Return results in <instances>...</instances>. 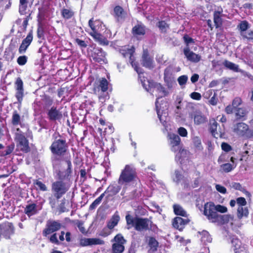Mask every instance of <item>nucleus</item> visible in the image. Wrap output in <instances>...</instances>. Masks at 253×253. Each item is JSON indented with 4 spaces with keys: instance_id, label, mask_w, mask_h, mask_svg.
Listing matches in <instances>:
<instances>
[{
    "instance_id": "38",
    "label": "nucleus",
    "mask_w": 253,
    "mask_h": 253,
    "mask_svg": "<svg viewBox=\"0 0 253 253\" xmlns=\"http://www.w3.org/2000/svg\"><path fill=\"white\" fill-rule=\"evenodd\" d=\"M236 166L237 164L225 163L220 165V169L223 172L228 173L234 169L236 167Z\"/></svg>"
},
{
    "instance_id": "57",
    "label": "nucleus",
    "mask_w": 253,
    "mask_h": 253,
    "mask_svg": "<svg viewBox=\"0 0 253 253\" xmlns=\"http://www.w3.org/2000/svg\"><path fill=\"white\" fill-rule=\"evenodd\" d=\"M187 80H188V77L187 76L182 75V76H180L178 78L177 80H178V84H179V85H182L186 84V83L187 81Z\"/></svg>"
},
{
    "instance_id": "4",
    "label": "nucleus",
    "mask_w": 253,
    "mask_h": 253,
    "mask_svg": "<svg viewBox=\"0 0 253 253\" xmlns=\"http://www.w3.org/2000/svg\"><path fill=\"white\" fill-rule=\"evenodd\" d=\"M138 179L136 168L132 165H126L120 175L118 183L127 184Z\"/></svg>"
},
{
    "instance_id": "48",
    "label": "nucleus",
    "mask_w": 253,
    "mask_h": 253,
    "mask_svg": "<svg viewBox=\"0 0 253 253\" xmlns=\"http://www.w3.org/2000/svg\"><path fill=\"white\" fill-rule=\"evenodd\" d=\"M52 234L50 237L48 236L47 237L50 242L57 245H60V243L57 239V234L55 232Z\"/></svg>"
},
{
    "instance_id": "25",
    "label": "nucleus",
    "mask_w": 253,
    "mask_h": 253,
    "mask_svg": "<svg viewBox=\"0 0 253 253\" xmlns=\"http://www.w3.org/2000/svg\"><path fill=\"white\" fill-rule=\"evenodd\" d=\"M146 27L141 22H138L131 30V33L135 36H143L146 34Z\"/></svg>"
},
{
    "instance_id": "14",
    "label": "nucleus",
    "mask_w": 253,
    "mask_h": 253,
    "mask_svg": "<svg viewBox=\"0 0 253 253\" xmlns=\"http://www.w3.org/2000/svg\"><path fill=\"white\" fill-rule=\"evenodd\" d=\"M48 119L51 122H55L56 121L61 120L63 115L59 109L57 107L53 106L47 110L46 113Z\"/></svg>"
},
{
    "instance_id": "18",
    "label": "nucleus",
    "mask_w": 253,
    "mask_h": 253,
    "mask_svg": "<svg viewBox=\"0 0 253 253\" xmlns=\"http://www.w3.org/2000/svg\"><path fill=\"white\" fill-rule=\"evenodd\" d=\"M189 222L190 219L187 217L186 218H183L179 216H176L172 219V225L174 228L179 231H182Z\"/></svg>"
},
{
    "instance_id": "29",
    "label": "nucleus",
    "mask_w": 253,
    "mask_h": 253,
    "mask_svg": "<svg viewBox=\"0 0 253 253\" xmlns=\"http://www.w3.org/2000/svg\"><path fill=\"white\" fill-rule=\"evenodd\" d=\"M148 246L149 247L148 253H155L158 250L159 242L155 237H149L148 240Z\"/></svg>"
},
{
    "instance_id": "8",
    "label": "nucleus",
    "mask_w": 253,
    "mask_h": 253,
    "mask_svg": "<svg viewBox=\"0 0 253 253\" xmlns=\"http://www.w3.org/2000/svg\"><path fill=\"white\" fill-rule=\"evenodd\" d=\"M119 52L124 58H128V61L131 66L134 68L135 70L139 74L138 71V64L135 61V57L134 53L135 52V48L133 46L128 48L126 46L122 47L119 50Z\"/></svg>"
},
{
    "instance_id": "39",
    "label": "nucleus",
    "mask_w": 253,
    "mask_h": 253,
    "mask_svg": "<svg viewBox=\"0 0 253 253\" xmlns=\"http://www.w3.org/2000/svg\"><path fill=\"white\" fill-rule=\"evenodd\" d=\"M11 124L14 126L21 124V117L16 110H14L13 112L11 118Z\"/></svg>"
},
{
    "instance_id": "9",
    "label": "nucleus",
    "mask_w": 253,
    "mask_h": 253,
    "mask_svg": "<svg viewBox=\"0 0 253 253\" xmlns=\"http://www.w3.org/2000/svg\"><path fill=\"white\" fill-rule=\"evenodd\" d=\"M62 227V224L60 221L48 220L46 222L45 228L42 230V236L47 237L50 234L59 231Z\"/></svg>"
},
{
    "instance_id": "61",
    "label": "nucleus",
    "mask_w": 253,
    "mask_h": 253,
    "mask_svg": "<svg viewBox=\"0 0 253 253\" xmlns=\"http://www.w3.org/2000/svg\"><path fill=\"white\" fill-rule=\"evenodd\" d=\"M209 104L215 106L217 104L218 102V98L216 97V95L215 93L213 94V95L211 97V98L209 101Z\"/></svg>"
},
{
    "instance_id": "47",
    "label": "nucleus",
    "mask_w": 253,
    "mask_h": 253,
    "mask_svg": "<svg viewBox=\"0 0 253 253\" xmlns=\"http://www.w3.org/2000/svg\"><path fill=\"white\" fill-rule=\"evenodd\" d=\"M194 146L199 150H202L203 147L202 145L201 140L198 136L194 137L192 139Z\"/></svg>"
},
{
    "instance_id": "32",
    "label": "nucleus",
    "mask_w": 253,
    "mask_h": 253,
    "mask_svg": "<svg viewBox=\"0 0 253 253\" xmlns=\"http://www.w3.org/2000/svg\"><path fill=\"white\" fill-rule=\"evenodd\" d=\"M223 65L225 68L235 72H243L239 68V66L235 63L231 62L227 60H225L223 62Z\"/></svg>"
},
{
    "instance_id": "44",
    "label": "nucleus",
    "mask_w": 253,
    "mask_h": 253,
    "mask_svg": "<svg viewBox=\"0 0 253 253\" xmlns=\"http://www.w3.org/2000/svg\"><path fill=\"white\" fill-rule=\"evenodd\" d=\"M231 243L232 246L234 247V252L243 247L241 246V242L240 240L235 236H233L232 237Z\"/></svg>"
},
{
    "instance_id": "53",
    "label": "nucleus",
    "mask_w": 253,
    "mask_h": 253,
    "mask_svg": "<svg viewBox=\"0 0 253 253\" xmlns=\"http://www.w3.org/2000/svg\"><path fill=\"white\" fill-rule=\"evenodd\" d=\"M198 233L200 235H201V239L202 240H204L205 241H209L208 239L210 238V234L208 231L206 230H203L202 232H199Z\"/></svg>"
},
{
    "instance_id": "5",
    "label": "nucleus",
    "mask_w": 253,
    "mask_h": 253,
    "mask_svg": "<svg viewBox=\"0 0 253 253\" xmlns=\"http://www.w3.org/2000/svg\"><path fill=\"white\" fill-rule=\"evenodd\" d=\"M233 132L239 137L245 139L253 138V129L243 122H234L232 127Z\"/></svg>"
},
{
    "instance_id": "7",
    "label": "nucleus",
    "mask_w": 253,
    "mask_h": 253,
    "mask_svg": "<svg viewBox=\"0 0 253 253\" xmlns=\"http://www.w3.org/2000/svg\"><path fill=\"white\" fill-rule=\"evenodd\" d=\"M70 184L61 180H56L51 183V190L52 194L58 197H62L69 190Z\"/></svg>"
},
{
    "instance_id": "33",
    "label": "nucleus",
    "mask_w": 253,
    "mask_h": 253,
    "mask_svg": "<svg viewBox=\"0 0 253 253\" xmlns=\"http://www.w3.org/2000/svg\"><path fill=\"white\" fill-rule=\"evenodd\" d=\"M173 212L175 215H179L184 217H187L186 211L183 208L178 204H174L173 205Z\"/></svg>"
},
{
    "instance_id": "62",
    "label": "nucleus",
    "mask_w": 253,
    "mask_h": 253,
    "mask_svg": "<svg viewBox=\"0 0 253 253\" xmlns=\"http://www.w3.org/2000/svg\"><path fill=\"white\" fill-rule=\"evenodd\" d=\"M174 173L176 182H178L183 179L184 176L178 170H175Z\"/></svg>"
},
{
    "instance_id": "56",
    "label": "nucleus",
    "mask_w": 253,
    "mask_h": 253,
    "mask_svg": "<svg viewBox=\"0 0 253 253\" xmlns=\"http://www.w3.org/2000/svg\"><path fill=\"white\" fill-rule=\"evenodd\" d=\"M75 42L82 48H85L87 46V44L85 42L79 38H76L75 39Z\"/></svg>"
},
{
    "instance_id": "13",
    "label": "nucleus",
    "mask_w": 253,
    "mask_h": 253,
    "mask_svg": "<svg viewBox=\"0 0 253 253\" xmlns=\"http://www.w3.org/2000/svg\"><path fill=\"white\" fill-rule=\"evenodd\" d=\"M88 26L91 30L89 34L92 37H94V35L100 34V32L103 30V27H104L101 21L99 20H94L93 18L89 20Z\"/></svg>"
},
{
    "instance_id": "3",
    "label": "nucleus",
    "mask_w": 253,
    "mask_h": 253,
    "mask_svg": "<svg viewBox=\"0 0 253 253\" xmlns=\"http://www.w3.org/2000/svg\"><path fill=\"white\" fill-rule=\"evenodd\" d=\"M65 166L55 169L53 172L54 178L58 180L70 184L73 173V167L70 157L65 160Z\"/></svg>"
},
{
    "instance_id": "24",
    "label": "nucleus",
    "mask_w": 253,
    "mask_h": 253,
    "mask_svg": "<svg viewBox=\"0 0 253 253\" xmlns=\"http://www.w3.org/2000/svg\"><path fill=\"white\" fill-rule=\"evenodd\" d=\"M183 52L187 59L192 62L197 63L201 59V56L200 55L190 51L189 47L184 48Z\"/></svg>"
},
{
    "instance_id": "19",
    "label": "nucleus",
    "mask_w": 253,
    "mask_h": 253,
    "mask_svg": "<svg viewBox=\"0 0 253 253\" xmlns=\"http://www.w3.org/2000/svg\"><path fill=\"white\" fill-rule=\"evenodd\" d=\"M16 93L15 97L18 102L21 104L24 97L23 82L20 78H18L15 83Z\"/></svg>"
},
{
    "instance_id": "21",
    "label": "nucleus",
    "mask_w": 253,
    "mask_h": 253,
    "mask_svg": "<svg viewBox=\"0 0 253 253\" xmlns=\"http://www.w3.org/2000/svg\"><path fill=\"white\" fill-rule=\"evenodd\" d=\"M168 138L169 140V145L171 146V150L174 152L177 151L176 148L181 143V139L178 135L175 133H169Z\"/></svg>"
},
{
    "instance_id": "52",
    "label": "nucleus",
    "mask_w": 253,
    "mask_h": 253,
    "mask_svg": "<svg viewBox=\"0 0 253 253\" xmlns=\"http://www.w3.org/2000/svg\"><path fill=\"white\" fill-rule=\"evenodd\" d=\"M114 240L116 242L115 243H119L124 245L125 242V240L124 239L123 236L121 234H117L116 235L114 238Z\"/></svg>"
},
{
    "instance_id": "41",
    "label": "nucleus",
    "mask_w": 253,
    "mask_h": 253,
    "mask_svg": "<svg viewBox=\"0 0 253 253\" xmlns=\"http://www.w3.org/2000/svg\"><path fill=\"white\" fill-rule=\"evenodd\" d=\"M125 250L123 244L114 243L112 246V253H122Z\"/></svg>"
},
{
    "instance_id": "31",
    "label": "nucleus",
    "mask_w": 253,
    "mask_h": 253,
    "mask_svg": "<svg viewBox=\"0 0 253 253\" xmlns=\"http://www.w3.org/2000/svg\"><path fill=\"white\" fill-rule=\"evenodd\" d=\"M218 124L214 118L210 119L209 125V130L211 135L216 137V135L218 134L217 128Z\"/></svg>"
},
{
    "instance_id": "46",
    "label": "nucleus",
    "mask_w": 253,
    "mask_h": 253,
    "mask_svg": "<svg viewBox=\"0 0 253 253\" xmlns=\"http://www.w3.org/2000/svg\"><path fill=\"white\" fill-rule=\"evenodd\" d=\"M62 197H58L57 196H55V194H52V195L49 197L48 198L49 204L51 206L52 208H54L56 204H57L59 199L61 198Z\"/></svg>"
},
{
    "instance_id": "16",
    "label": "nucleus",
    "mask_w": 253,
    "mask_h": 253,
    "mask_svg": "<svg viewBox=\"0 0 253 253\" xmlns=\"http://www.w3.org/2000/svg\"><path fill=\"white\" fill-rule=\"evenodd\" d=\"M104 241L98 238H86L81 237L79 239V242L77 245L79 247H86L88 246L102 245Z\"/></svg>"
},
{
    "instance_id": "63",
    "label": "nucleus",
    "mask_w": 253,
    "mask_h": 253,
    "mask_svg": "<svg viewBox=\"0 0 253 253\" xmlns=\"http://www.w3.org/2000/svg\"><path fill=\"white\" fill-rule=\"evenodd\" d=\"M235 109L232 105H228L225 107V112L227 114H231Z\"/></svg>"
},
{
    "instance_id": "42",
    "label": "nucleus",
    "mask_w": 253,
    "mask_h": 253,
    "mask_svg": "<svg viewBox=\"0 0 253 253\" xmlns=\"http://www.w3.org/2000/svg\"><path fill=\"white\" fill-rule=\"evenodd\" d=\"M28 0H19V12L20 14H24L27 8Z\"/></svg>"
},
{
    "instance_id": "43",
    "label": "nucleus",
    "mask_w": 253,
    "mask_h": 253,
    "mask_svg": "<svg viewBox=\"0 0 253 253\" xmlns=\"http://www.w3.org/2000/svg\"><path fill=\"white\" fill-rule=\"evenodd\" d=\"M33 184L34 185L37 186V187H36L37 190L43 192L47 190V187L46 185L38 179L34 180Z\"/></svg>"
},
{
    "instance_id": "22",
    "label": "nucleus",
    "mask_w": 253,
    "mask_h": 253,
    "mask_svg": "<svg viewBox=\"0 0 253 253\" xmlns=\"http://www.w3.org/2000/svg\"><path fill=\"white\" fill-rule=\"evenodd\" d=\"M33 39V32L32 31L29 32L26 38L23 40L19 48V52L20 54L26 52L27 48L31 43Z\"/></svg>"
},
{
    "instance_id": "6",
    "label": "nucleus",
    "mask_w": 253,
    "mask_h": 253,
    "mask_svg": "<svg viewBox=\"0 0 253 253\" xmlns=\"http://www.w3.org/2000/svg\"><path fill=\"white\" fill-rule=\"evenodd\" d=\"M203 214L209 220L213 223L224 220L225 216L219 214L216 212L215 204L212 202H207L205 204Z\"/></svg>"
},
{
    "instance_id": "55",
    "label": "nucleus",
    "mask_w": 253,
    "mask_h": 253,
    "mask_svg": "<svg viewBox=\"0 0 253 253\" xmlns=\"http://www.w3.org/2000/svg\"><path fill=\"white\" fill-rule=\"evenodd\" d=\"M177 132L181 137H186L188 135L187 130L183 127H180L178 128Z\"/></svg>"
},
{
    "instance_id": "45",
    "label": "nucleus",
    "mask_w": 253,
    "mask_h": 253,
    "mask_svg": "<svg viewBox=\"0 0 253 253\" xmlns=\"http://www.w3.org/2000/svg\"><path fill=\"white\" fill-rule=\"evenodd\" d=\"M99 87L102 92H106L108 89V82L105 78H102L99 80Z\"/></svg>"
},
{
    "instance_id": "2",
    "label": "nucleus",
    "mask_w": 253,
    "mask_h": 253,
    "mask_svg": "<svg viewBox=\"0 0 253 253\" xmlns=\"http://www.w3.org/2000/svg\"><path fill=\"white\" fill-rule=\"evenodd\" d=\"M125 218L128 229L134 228L137 231L148 230V223H149L150 220L148 218L134 217L128 212L126 214Z\"/></svg>"
},
{
    "instance_id": "27",
    "label": "nucleus",
    "mask_w": 253,
    "mask_h": 253,
    "mask_svg": "<svg viewBox=\"0 0 253 253\" xmlns=\"http://www.w3.org/2000/svg\"><path fill=\"white\" fill-rule=\"evenodd\" d=\"M121 190V187L117 184H110L103 193L107 194L106 198L108 199L113 196H115Z\"/></svg>"
},
{
    "instance_id": "35",
    "label": "nucleus",
    "mask_w": 253,
    "mask_h": 253,
    "mask_svg": "<svg viewBox=\"0 0 253 253\" xmlns=\"http://www.w3.org/2000/svg\"><path fill=\"white\" fill-rule=\"evenodd\" d=\"M120 220V216L117 214H114L107 223V227L110 229H112L116 226Z\"/></svg>"
},
{
    "instance_id": "50",
    "label": "nucleus",
    "mask_w": 253,
    "mask_h": 253,
    "mask_svg": "<svg viewBox=\"0 0 253 253\" xmlns=\"http://www.w3.org/2000/svg\"><path fill=\"white\" fill-rule=\"evenodd\" d=\"M28 58L25 55L20 56L17 59V63L21 66L24 65L27 62Z\"/></svg>"
},
{
    "instance_id": "34",
    "label": "nucleus",
    "mask_w": 253,
    "mask_h": 253,
    "mask_svg": "<svg viewBox=\"0 0 253 253\" xmlns=\"http://www.w3.org/2000/svg\"><path fill=\"white\" fill-rule=\"evenodd\" d=\"M221 14V12L219 11H215L213 13V21L216 28L220 27L222 25Z\"/></svg>"
},
{
    "instance_id": "36",
    "label": "nucleus",
    "mask_w": 253,
    "mask_h": 253,
    "mask_svg": "<svg viewBox=\"0 0 253 253\" xmlns=\"http://www.w3.org/2000/svg\"><path fill=\"white\" fill-rule=\"evenodd\" d=\"M250 25L246 20L242 21L237 26V28L240 31L241 36L243 35L249 28Z\"/></svg>"
},
{
    "instance_id": "59",
    "label": "nucleus",
    "mask_w": 253,
    "mask_h": 253,
    "mask_svg": "<svg viewBox=\"0 0 253 253\" xmlns=\"http://www.w3.org/2000/svg\"><path fill=\"white\" fill-rule=\"evenodd\" d=\"M221 147L222 150L226 152H228L232 150V147L228 143L226 142H222Z\"/></svg>"
},
{
    "instance_id": "1",
    "label": "nucleus",
    "mask_w": 253,
    "mask_h": 253,
    "mask_svg": "<svg viewBox=\"0 0 253 253\" xmlns=\"http://www.w3.org/2000/svg\"><path fill=\"white\" fill-rule=\"evenodd\" d=\"M49 149L52 154V162L65 160L66 158L71 157L69 152V146L65 139H57V137H55L49 147Z\"/></svg>"
},
{
    "instance_id": "51",
    "label": "nucleus",
    "mask_w": 253,
    "mask_h": 253,
    "mask_svg": "<svg viewBox=\"0 0 253 253\" xmlns=\"http://www.w3.org/2000/svg\"><path fill=\"white\" fill-rule=\"evenodd\" d=\"M242 103V100L240 97H235L232 101V105L235 108L237 109Z\"/></svg>"
},
{
    "instance_id": "54",
    "label": "nucleus",
    "mask_w": 253,
    "mask_h": 253,
    "mask_svg": "<svg viewBox=\"0 0 253 253\" xmlns=\"http://www.w3.org/2000/svg\"><path fill=\"white\" fill-rule=\"evenodd\" d=\"M215 207L216 212H219L220 213H225L227 211V208L221 205H215Z\"/></svg>"
},
{
    "instance_id": "30",
    "label": "nucleus",
    "mask_w": 253,
    "mask_h": 253,
    "mask_svg": "<svg viewBox=\"0 0 253 253\" xmlns=\"http://www.w3.org/2000/svg\"><path fill=\"white\" fill-rule=\"evenodd\" d=\"M61 15L65 20H69L74 17L75 12L70 7H63L61 10Z\"/></svg>"
},
{
    "instance_id": "28",
    "label": "nucleus",
    "mask_w": 253,
    "mask_h": 253,
    "mask_svg": "<svg viewBox=\"0 0 253 253\" xmlns=\"http://www.w3.org/2000/svg\"><path fill=\"white\" fill-rule=\"evenodd\" d=\"M37 205L34 203H31L27 205L24 208V213L29 217L36 214L38 213Z\"/></svg>"
},
{
    "instance_id": "37",
    "label": "nucleus",
    "mask_w": 253,
    "mask_h": 253,
    "mask_svg": "<svg viewBox=\"0 0 253 253\" xmlns=\"http://www.w3.org/2000/svg\"><path fill=\"white\" fill-rule=\"evenodd\" d=\"M96 41L98 42L99 43L102 45H108L109 43V41L107 39L103 36L101 34H97L94 35V37H92Z\"/></svg>"
},
{
    "instance_id": "40",
    "label": "nucleus",
    "mask_w": 253,
    "mask_h": 253,
    "mask_svg": "<svg viewBox=\"0 0 253 253\" xmlns=\"http://www.w3.org/2000/svg\"><path fill=\"white\" fill-rule=\"evenodd\" d=\"M157 26L159 28L161 33H166L169 29V25L164 20L159 21L157 23Z\"/></svg>"
},
{
    "instance_id": "23",
    "label": "nucleus",
    "mask_w": 253,
    "mask_h": 253,
    "mask_svg": "<svg viewBox=\"0 0 253 253\" xmlns=\"http://www.w3.org/2000/svg\"><path fill=\"white\" fill-rule=\"evenodd\" d=\"M190 116L196 125H200L208 122L207 118L200 111L193 112L191 113Z\"/></svg>"
},
{
    "instance_id": "20",
    "label": "nucleus",
    "mask_w": 253,
    "mask_h": 253,
    "mask_svg": "<svg viewBox=\"0 0 253 253\" xmlns=\"http://www.w3.org/2000/svg\"><path fill=\"white\" fill-rule=\"evenodd\" d=\"M141 61L143 67L149 69H152L154 67L153 58L150 56L147 49L143 50Z\"/></svg>"
},
{
    "instance_id": "60",
    "label": "nucleus",
    "mask_w": 253,
    "mask_h": 253,
    "mask_svg": "<svg viewBox=\"0 0 253 253\" xmlns=\"http://www.w3.org/2000/svg\"><path fill=\"white\" fill-rule=\"evenodd\" d=\"M190 97L195 100H200L202 98L201 94L198 92H193L190 94Z\"/></svg>"
},
{
    "instance_id": "17",
    "label": "nucleus",
    "mask_w": 253,
    "mask_h": 253,
    "mask_svg": "<svg viewBox=\"0 0 253 253\" xmlns=\"http://www.w3.org/2000/svg\"><path fill=\"white\" fill-rule=\"evenodd\" d=\"M91 56L93 60L96 62L100 64L105 63V60H106L105 57L106 53L101 48H94L91 53Z\"/></svg>"
},
{
    "instance_id": "49",
    "label": "nucleus",
    "mask_w": 253,
    "mask_h": 253,
    "mask_svg": "<svg viewBox=\"0 0 253 253\" xmlns=\"http://www.w3.org/2000/svg\"><path fill=\"white\" fill-rule=\"evenodd\" d=\"M241 36L244 39H246L248 41H253V31H249Z\"/></svg>"
},
{
    "instance_id": "12",
    "label": "nucleus",
    "mask_w": 253,
    "mask_h": 253,
    "mask_svg": "<svg viewBox=\"0 0 253 253\" xmlns=\"http://www.w3.org/2000/svg\"><path fill=\"white\" fill-rule=\"evenodd\" d=\"M237 204L239 207L237 209V216L239 219L243 217H247L249 215V210L247 207L244 208L247 205V201L244 197H239L236 199Z\"/></svg>"
},
{
    "instance_id": "26",
    "label": "nucleus",
    "mask_w": 253,
    "mask_h": 253,
    "mask_svg": "<svg viewBox=\"0 0 253 253\" xmlns=\"http://www.w3.org/2000/svg\"><path fill=\"white\" fill-rule=\"evenodd\" d=\"M248 112L243 108H237L235 109V121L243 122L247 119V114Z\"/></svg>"
},
{
    "instance_id": "10",
    "label": "nucleus",
    "mask_w": 253,
    "mask_h": 253,
    "mask_svg": "<svg viewBox=\"0 0 253 253\" xmlns=\"http://www.w3.org/2000/svg\"><path fill=\"white\" fill-rule=\"evenodd\" d=\"M112 15L116 22L118 23H123L128 17L127 11L120 5L114 7Z\"/></svg>"
},
{
    "instance_id": "58",
    "label": "nucleus",
    "mask_w": 253,
    "mask_h": 253,
    "mask_svg": "<svg viewBox=\"0 0 253 253\" xmlns=\"http://www.w3.org/2000/svg\"><path fill=\"white\" fill-rule=\"evenodd\" d=\"M183 40L187 45L190 43H194L195 41L193 39L190 37L188 35L186 34L183 36Z\"/></svg>"
},
{
    "instance_id": "64",
    "label": "nucleus",
    "mask_w": 253,
    "mask_h": 253,
    "mask_svg": "<svg viewBox=\"0 0 253 253\" xmlns=\"http://www.w3.org/2000/svg\"><path fill=\"white\" fill-rule=\"evenodd\" d=\"M37 36L39 38H42L44 36V30L42 26H39L38 27Z\"/></svg>"
},
{
    "instance_id": "15",
    "label": "nucleus",
    "mask_w": 253,
    "mask_h": 253,
    "mask_svg": "<svg viewBox=\"0 0 253 253\" xmlns=\"http://www.w3.org/2000/svg\"><path fill=\"white\" fill-rule=\"evenodd\" d=\"M154 87L155 89H156V91L159 92H162L163 94V95L159 96L156 99V102H155V106H156V109L157 111V114L158 115V117L160 121L161 122H163V121L165 122L166 121L164 120L163 118L162 115L161 113V110L158 107V99L160 98H162L163 96L166 95L167 92L166 91L165 88L160 84L158 83H155L154 85Z\"/></svg>"
},
{
    "instance_id": "11",
    "label": "nucleus",
    "mask_w": 253,
    "mask_h": 253,
    "mask_svg": "<svg viewBox=\"0 0 253 253\" xmlns=\"http://www.w3.org/2000/svg\"><path fill=\"white\" fill-rule=\"evenodd\" d=\"M16 130L17 131H20L19 133L16 134L15 138L19 143L21 151L24 153L29 152L30 151V148L29 146L28 140L26 138L20 128H18Z\"/></svg>"
}]
</instances>
